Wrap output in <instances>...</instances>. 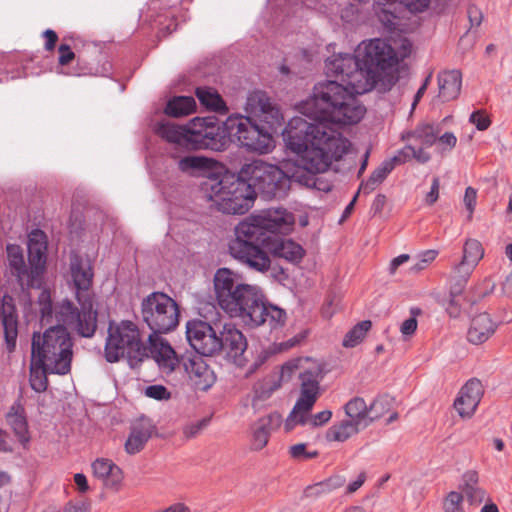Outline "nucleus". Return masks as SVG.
Returning a JSON list of instances; mask_svg holds the SVG:
<instances>
[{"label": "nucleus", "mask_w": 512, "mask_h": 512, "mask_svg": "<svg viewBox=\"0 0 512 512\" xmlns=\"http://www.w3.org/2000/svg\"><path fill=\"white\" fill-rule=\"evenodd\" d=\"M411 50L412 44L406 38L391 42L372 39L360 44L355 55L328 58L326 74L335 80L316 84L312 95L300 104V113L328 120L335 126L358 123L366 108L357 96L372 90L390 91L399 79V62Z\"/></svg>", "instance_id": "f257e3e1"}, {"label": "nucleus", "mask_w": 512, "mask_h": 512, "mask_svg": "<svg viewBox=\"0 0 512 512\" xmlns=\"http://www.w3.org/2000/svg\"><path fill=\"white\" fill-rule=\"evenodd\" d=\"M292 118L283 138L288 149L298 158L284 160L279 166L254 160L245 164L240 174L250 187L265 198H283L292 183L306 188L316 186V174L328 170L333 161H338L347 153L350 142L342 137L335 125L311 115Z\"/></svg>", "instance_id": "f03ea898"}, {"label": "nucleus", "mask_w": 512, "mask_h": 512, "mask_svg": "<svg viewBox=\"0 0 512 512\" xmlns=\"http://www.w3.org/2000/svg\"><path fill=\"white\" fill-rule=\"evenodd\" d=\"M294 224V215L282 208L252 214L234 228V238L228 244L229 253L250 269L265 273L270 269L271 260L260 245L266 248L274 234H289Z\"/></svg>", "instance_id": "7ed1b4c3"}, {"label": "nucleus", "mask_w": 512, "mask_h": 512, "mask_svg": "<svg viewBox=\"0 0 512 512\" xmlns=\"http://www.w3.org/2000/svg\"><path fill=\"white\" fill-rule=\"evenodd\" d=\"M216 300L230 317L240 318L251 327L262 322L263 295L256 285L244 282L241 274L230 268H219L213 277Z\"/></svg>", "instance_id": "20e7f679"}, {"label": "nucleus", "mask_w": 512, "mask_h": 512, "mask_svg": "<svg viewBox=\"0 0 512 512\" xmlns=\"http://www.w3.org/2000/svg\"><path fill=\"white\" fill-rule=\"evenodd\" d=\"M80 310L68 299L53 305L47 291L39 297L41 321L51 326L74 329L82 337H92L97 328V311L91 293H76Z\"/></svg>", "instance_id": "39448f33"}, {"label": "nucleus", "mask_w": 512, "mask_h": 512, "mask_svg": "<svg viewBox=\"0 0 512 512\" xmlns=\"http://www.w3.org/2000/svg\"><path fill=\"white\" fill-rule=\"evenodd\" d=\"M73 339L63 327L50 326L44 332H34L31 340L33 363L41 364L50 374L66 375L71 371Z\"/></svg>", "instance_id": "423d86ee"}, {"label": "nucleus", "mask_w": 512, "mask_h": 512, "mask_svg": "<svg viewBox=\"0 0 512 512\" xmlns=\"http://www.w3.org/2000/svg\"><path fill=\"white\" fill-rule=\"evenodd\" d=\"M299 371L300 397L296 401L291 413L285 421L287 432L294 429L297 424H305L308 413L320 396V381L323 377L321 363L309 357H300L287 361L282 366V373Z\"/></svg>", "instance_id": "0eeeda50"}, {"label": "nucleus", "mask_w": 512, "mask_h": 512, "mask_svg": "<svg viewBox=\"0 0 512 512\" xmlns=\"http://www.w3.org/2000/svg\"><path fill=\"white\" fill-rule=\"evenodd\" d=\"M202 189L215 208L225 214H245L255 201V191L241 174L237 178L230 175L221 178L207 176Z\"/></svg>", "instance_id": "6e6552de"}, {"label": "nucleus", "mask_w": 512, "mask_h": 512, "mask_svg": "<svg viewBox=\"0 0 512 512\" xmlns=\"http://www.w3.org/2000/svg\"><path fill=\"white\" fill-rule=\"evenodd\" d=\"M177 303L162 292H152L141 303V316L150 332L157 335L174 330L179 324Z\"/></svg>", "instance_id": "1a4fd4ad"}, {"label": "nucleus", "mask_w": 512, "mask_h": 512, "mask_svg": "<svg viewBox=\"0 0 512 512\" xmlns=\"http://www.w3.org/2000/svg\"><path fill=\"white\" fill-rule=\"evenodd\" d=\"M230 138L250 151L267 153L272 147V137L263 127L252 122L249 116L231 115L225 121Z\"/></svg>", "instance_id": "9d476101"}, {"label": "nucleus", "mask_w": 512, "mask_h": 512, "mask_svg": "<svg viewBox=\"0 0 512 512\" xmlns=\"http://www.w3.org/2000/svg\"><path fill=\"white\" fill-rule=\"evenodd\" d=\"M187 340L201 355L213 356L220 352V344L215 329L202 320H191L186 326Z\"/></svg>", "instance_id": "9b49d317"}, {"label": "nucleus", "mask_w": 512, "mask_h": 512, "mask_svg": "<svg viewBox=\"0 0 512 512\" xmlns=\"http://www.w3.org/2000/svg\"><path fill=\"white\" fill-rule=\"evenodd\" d=\"M220 351L224 352L227 359L238 367H244L248 362L246 350L247 339L244 334L233 324H225L218 337Z\"/></svg>", "instance_id": "f8f14e48"}, {"label": "nucleus", "mask_w": 512, "mask_h": 512, "mask_svg": "<svg viewBox=\"0 0 512 512\" xmlns=\"http://www.w3.org/2000/svg\"><path fill=\"white\" fill-rule=\"evenodd\" d=\"M245 111L265 122L271 129H276L283 122V116L278 107L262 91H255L248 96Z\"/></svg>", "instance_id": "ddd939ff"}, {"label": "nucleus", "mask_w": 512, "mask_h": 512, "mask_svg": "<svg viewBox=\"0 0 512 512\" xmlns=\"http://www.w3.org/2000/svg\"><path fill=\"white\" fill-rule=\"evenodd\" d=\"M186 357L185 355L178 354L171 344L161 336L156 339L155 348L151 356L159 372L165 377L181 373Z\"/></svg>", "instance_id": "4468645a"}, {"label": "nucleus", "mask_w": 512, "mask_h": 512, "mask_svg": "<svg viewBox=\"0 0 512 512\" xmlns=\"http://www.w3.org/2000/svg\"><path fill=\"white\" fill-rule=\"evenodd\" d=\"M159 336L156 333L139 329L130 322V368H136L151 358L156 339Z\"/></svg>", "instance_id": "2eb2a0df"}, {"label": "nucleus", "mask_w": 512, "mask_h": 512, "mask_svg": "<svg viewBox=\"0 0 512 512\" xmlns=\"http://www.w3.org/2000/svg\"><path fill=\"white\" fill-rule=\"evenodd\" d=\"M387 402L386 397H378L368 406L363 398L354 397L346 403L344 409L348 420L364 429L375 419L383 416V411H378V406Z\"/></svg>", "instance_id": "dca6fc26"}, {"label": "nucleus", "mask_w": 512, "mask_h": 512, "mask_svg": "<svg viewBox=\"0 0 512 512\" xmlns=\"http://www.w3.org/2000/svg\"><path fill=\"white\" fill-rule=\"evenodd\" d=\"M7 259L13 275L18 279L22 288H39V278L34 277L33 267L25 264L23 250L19 245L8 244L6 246Z\"/></svg>", "instance_id": "f3484780"}, {"label": "nucleus", "mask_w": 512, "mask_h": 512, "mask_svg": "<svg viewBox=\"0 0 512 512\" xmlns=\"http://www.w3.org/2000/svg\"><path fill=\"white\" fill-rule=\"evenodd\" d=\"M483 392L482 383L478 379H470L460 389L454 407L462 418H470L475 413Z\"/></svg>", "instance_id": "a211bd4d"}, {"label": "nucleus", "mask_w": 512, "mask_h": 512, "mask_svg": "<svg viewBox=\"0 0 512 512\" xmlns=\"http://www.w3.org/2000/svg\"><path fill=\"white\" fill-rule=\"evenodd\" d=\"M128 348V321L119 324L111 322L105 345V358L108 362H117L124 358Z\"/></svg>", "instance_id": "6ab92c4d"}, {"label": "nucleus", "mask_w": 512, "mask_h": 512, "mask_svg": "<svg viewBox=\"0 0 512 512\" xmlns=\"http://www.w3.org/2000/svg\"><path fill=\"white\" fill-rule=\"evenodd\" d=\"M91 469L93 476L101 480L106 489L118 492L122 488L124 472L111 459L97 458L92 462Z\"/></svg>", "instance_id": "aec40b11"}, {"label": "nucleus", "mask_w": 512, "mask_h": 512, "mask_svg": "<svg viewBox=\"0 0 512 512\" xmlns=\"http://www.w3.org/2000/svg\"><path fill=\"white\" fill-rule=\"evenodd\" d=\"M182 371L187 374L191 385L196 390L206 391L215 382L214 372L199 356L186 357Z\"/></svg>", "instance_id": "412c9836"}, {"label": "nucleus", "mask_w": 512, "mask_h": 512, "mask_svg": "<svg viewBox=\"0 0 512 512\" xmlns=\"http://www.w3.org/2000/svg\"><path fill=\"white\" fill-rule=\"evenodd\" d=\"M47 240L41 230H34L29 234L28 239V260L33 267L34 277H38L42 284L46 267Z\"/></svg>", "instance_id": "4be33fe9"}, {"label": "nucleus", "mask_w": 512, "mask_h": 512, "mask_svg": "<svg viewBox=\"0 0 512 512\" xmlns=\"http://www.w3.org/2000/svg\"><path fill=\"white\" fill-rule=\"evenodd\" d=\"M0 320L4 331L6 348L9 352H13L18 336V317L11 297H3L0 307Z\"/></svg>", "instance_id": "5701e85b"}, {"label": "nucleus", "mask_w": 512, "mask_h": 512, "mask_svg": "<svg viewBox=\"0 0 512 512\" xmlns=\"http://www.w3.org/2000/svg\"><path fill=\"white\" fill-rule=\"evenodd\" d=\"M282 423V417L278 413H271L260 418L251 426L250 443L253 450H262L268 443L270 431L277 429Z\"/></svg>", "instance_id": "b1692460"}, {"label": "nucleus", "mask_w": 512, "mask_h": 512, "mask_svg": "<svg viewBox=\"0 0 512 512\" xmlns=\"http://www.w3.org/2000/svg\"><path fill=\"white\" fill-rule=\"evenodd\" d=\"M475 268L476 266L463 259L453 267L450 275V295L452 299L450 301V307L448 308L451 315H456L458 313L457 307H454V305H458L456 297L461 295Z\"/></svg>", "instance_id": "393cba45"}, {"label": "nucleus", "mask_w": 512, "mask_h": 512, "mask_svg": "<svg viewBox=\"0 0 512 512\" xmlns=\"http://www.w3.org/2000/svg\"><path fill=\"white\" fill-rule=\"evenodd\" d=\"M272 235L266 249L276 257L283 258L292 263H298L304 256V249L290 239Z\"/></svg>", "instance_id": "a878e982"}, {"label": "nucleus", "mask_w": 512, "mask_h": 512, "mask_svg": "<svg viewBox=\"0 0 512 512\" xmlns=\"http://www.w3.org/2000/svg\"><path fill=\"white\" fill-rule=\"evenodd\" d=\"M496 328V323L488 313H480L472 318L467 339L472 344H482L495 333Z\"/></svg>", "instance_id": "bb28decb"}, {"label": "nucleus", "mask_w": 512, "mask_h": 512, "mask_svg": "<svg viewBox=\"0 0 512 512\" xmlns=\"http://www.w3.org/2000/svg\"><path fill=\"white\" fill-rule=\"evenodd\" d=\"M438 98L442 102H448L456 99L461 91L462 74L459 70L442 71L437 76Z\"/></svg>", "instance_id": "cd10ccee"}, {"label": "nucleus", "mask_w": 512, "mask_h": 512, "mask_svg": "<svg viewBox=\"0 0 512 512\" xmlns=\"http://www.w3.org/2000/svg\"><path fill=\"white\" fill-rule=\"evenodd\" d=\"M198 135L199 140H196L195 149H219V147L224 144L226 136H228L227 130L225 129V122L223 123V127H221L216 123V118L214 117L211 118L202 132H198Z\"/></svg>", "instance_id": "c85d7f7f"}, {"label": "nucleus", "mask_w": 512, "mask_h": 512, "mask_svg": "<svg viewBox=\"0 0 512 512\" xmlns=\"http://www.w3.org/2000/svg\"><path fill=\"white\" fill-rule=\"evenodd\" d=\"M374 9L379 21L384 27L390 31L399 28L403 9L398 0H388L385 3L377 2Z\"/></svg>", "instance_id": "c756f323"}, {"label": "nucleus", "mask_w": 512, "mask_h": 512, "mask_svg": "<svg viewBox=\"0 0 512 512\" xmlns=\"http://www.w3.org/2000/svg\"><path fill=\"white\" fill-rule=\"evenodd\" d=\"M70 268L77 289L76 293H90L89 288L92 283L93 272L89 261L75 255L71 258Z\"/></svg>", "instance_id": "7c9ffc66"}, {"label": "nucleus", "mask_w": 512, "mask_h": 512, "mask_svg": "<svg viewBox=\"0 0 512 512\" xmlns=\"http://www.w3.org/2000/svg\"><path fill=\"white\" fill-rule=\"evenodd\" d=\"M154 426L146 416L135 419L130 426V454L139 452L151 437Z\"/></svg>", "instance_id": "2f4dec72"}, {"label": "nucleus", "mask_w": 512, "mask_h": 512, "mask_svg": "<svg viewBox=\"0 0 512 512\" xmlns=\"http://www.w3.org/2000/svg\"><path fill=\"white\" fill-rule=\"evenodd\" d=\"M171 157L178 159L177 168L185 174L195 176L198 173L206 172L212 169L214 161L203 156H184L179 157L171 153Z\"/></svg>", "instance_id": "473e14b6"}, {"label": "nucleus", "mask_w": 512, "mask_h": 512, "mask_svg": "<svg viewBox=\"0 0 512 512\" xmlns=\"http://www.w3.org/2000/svg\"><path fill=\"white\" fill-rule=\"evenodd\" d=\"M437 135L438 130L432 124L424 123L419 124L413 131L403 135L402 138L416 147H423L426 151L435 143Z\"/></svg>", "instance_id": "72a5a7b5"}, {"label": "nucleus", "mask_w": 512, "mask_h": 512, "mask_svg": "<svg viewBox=\"0 0 512 512\" xmlns=\"http://www.w3.org/2000/svg\"><path fill=\"white\" fill-rule=\"evenodd\" d=\"M416 160L418 163L425 164L431 159L429 152L425 151L423 147H416L411 142L398 150L396 154L388 159L393 163L395 168L397 165L404 164L410 160Z\"/></svg>", "instance_id": "f704fd0d"}, {"label": "nucleus", "mask_w": 512, "mask_h": 512, "mask_svg": "<svg viewBox=\"0 0 512 512\" xmlns=\"http://www.w3.org/2000/svg\"><path fill=\"white\" fill-rule=\"evenodd\" d=\"M6 419L18 440L22 444L28 443L30 437L24 410L20 406H13L8 412Z\"/></svg>", "instance_id": "c9c22d12"}, {"label": "nucleus", "mask_w": 512, "mask_h": 512, "mask_svg": "<svg viewBox=\"0 0 512 512\" xmlns=\"http://www.w3.org/2000/svg\"><path fill=\"white\" fill-rule=\"evenodd\" d=\"M156 134L167 142L179 147L187 148L185 127L166 122L158 123L155 127Z\"/></svg>", "instance_id": "e433bc0d"}, {"label": "nucleus", "mask_w": 512, "mask_h": 512, "mask_svg": "<svg viewBox=\"0 0 512 512\" xmlns=\"http://www.w3.org/2000/svg\"><path fill=\"white\" fill-rule=\"evenodd\" d=\"M344 484L345 478L343 476L336 475L326 479L325 481L307 486L304 490V496L306 498L315 499L331 493L332 491L342 487Z\"/></svg>", "instance_id": "4c0bfd02"}, {"label": "nucleus", "mask_w": 512, "mask_h": 512, "mask_svg": "<svg viewBox=\"0 0 512 512\" xmlns=\"http://www.w3.org/2000/svg\"><path fill=\"white\" fill-rule=\"evenodd\" d=\"M393 169L394 167L392 162H389L388 159L383 161L381 165L372 172L369 179L360 184L358 193L363 192L365 194H370L373 192L387 178Z\"/></svg>", "instance_id": "58836bf2"}, {"label": "nucleus", "mask_w": 512, "mask_h": 512, "mask_svg": "<svg viewBox=\"0 0 512 512\" xmlns=\"http://www.w3.org/2000/svg\"><path fill=\"white\" fill-rule=\"evenodd\" d=\"M363 429L356 423L350 420H343L337 424L332 425L326 432L328 441L344 442L353 435L357 434L359 430Z\"/></svg>", "instance_id": "ea45409f"}, {"label": "nucleus", "mask_w": 512, "mask_h": 512, "mask_svg": "<svg viewBox=\"0 0 512 512\" xmlns=\"http://www.w3.org/2000/svg\"><path fill=\"white\" fill-rule=\"evenodd\" d=\"M196 96L207 109L218 113H226L225 102L217 91L207 87H199L196 89Z\"/></svg>", "instance_id": "a19ab883"}, {"label": "nucleus", "mask_w": 512, "mask_h": 512, "mask_svg": "<svg viewBox=\"0 0 512 512\" xmlns=\"http://www.w3.org/2000/svg\"><path fill=\"white\" fill-rule=\"evenodd\" d=\"M196 107L193 97L179 96L171 99L165 108V113L173 117H182L191 114Z\"/></svg>", "instance_id": "79ce46f5"}, {"label": "nucleus", "mask_w": 512, "mask_h": 512, "mask_svg": "<svg viewBox=\"0 0 512 512\" xmlns=\"http://www.w3.org/2000/svg\"><path fill=\"white\" fill-rule=\"evenodd\" d=\"M281 381L276 376H269L257 382L254 385V397L252 405L255 406L257 401H265L280 388Z\"/></svg>", "instance_id": "37998d69"}, {"label": "nucleus", "mask_w": 512, "mask_h": 512, "mask_svg": "<svg viewBox=\"0 0 512 512\" xmlns=\"http://www.w3.org/2000/svg\"><path fill=\"white\" fill-rule=\"evenodd\" d=\"M50 373V370L47 369L46 366L33 363V359L31 358L30 365V386L31 388L40 393L44 392L48 386L47 374Z\"/></svg>", "instance_id": "c03bdc74"}, {"label": "nucleus", "mask_w": 512, "mask_h": 512, "mask_svg": "<svg viewBox=\"0 0 512 512\" xmlns=\"http://www.w3.org/2000/svg\"><path fill=\"white\" fill-rule=\"evenodd\" d=\"M372 326L371 321L364 320L356 324L351 330L347 332L343 339V346L352 348L358 345L365 338L367 332Z\"/></svg>", "instance_id": "a18cd8bd"}, {"label": "nucleus", "mask_w": 512, "mask_h": 512, "mask_svg": "<svg viewBox=\"0 0 512 512\" xmlns=\"http://www.w3.org/2000/svg\"><path fill=\"white\" fill-rule=\"evenodd\" d=\"M212 117L207 118H194L190 124L185 127V135L187 138V149H195L196 148V140L198 138V132H202L204 128L208 125Z\"/></svg>", "instance_id": "49530a36"}, {"label": "nucleus", "mask_w": 512, "mask_h": 512, "mask_svg": "<svg viewBox=\"0 0 512 512\" xmlns=\"http://www.w3.org/2000/svg\"><path fill=\"white\" fill-rule=\"evenodd\" d=\"M484 249L482 244L476 239H468L463 247L462 259L477 266L479 261L483 258Z\"/></svg>", "instance_id": "de8ad7c7"}, {"label": "nucleus", "mask_w": 512, "mask_h": 512, "mask_svg": "<svg viewBox=\"0 0 512 512\" xmlns=\"http://www.w3.org/2000/svg\"><path fill=\"white\" fill-rule=\"evenodd\" d=\"M264 311L262 313V322L260 325L264 324L266 321H269L271 327H276L278 325H282L286 319V313L284 310L277 308L275 306H266L263 302Z\"/></svg>", "instance_id": "09e8293b"}, {"label": "nucleus", "mask_w": 512, "mask_h": 512, "mask_svg": "<svg viewBox=\"0 0 512 512\" xmlns=\"http://www.w3.org/2000/svg\"><path fill=\"white\" fill-rule=\"evenodd\" d=\"M463 495L457 491H451L448 493L443 502L444 512H464L463 507Z\"/></svg>", "instance_id": "8fccbe9b"}, {"label": "nucleus", "mask_w": 512, "mask_h": 512, "mask_svg": "<svg viewBox=\"0 0 512 512\" xmlns=\"http://www.w3.org/2000/svg\"><path fill=\"white\" fill-rule=\"evenodd\" d=\"M144 395L148 398H152L155 400H169L171 398V393L168 389L160 384L147 386L144 390Z\"/></svg>", "instance_id": "3c124183"}, {"label": "nucleus", "mask_w": 512, "mask_h": 512, "mask_svg": "<svg viewBox=\"0 0 512 512\" xmlns=\"http://www.w3.org/2000/svg\"><path fill=\"white\" fill-rule=\"evenodd\" d=\"M398 2L401 3L403 10L405 8L412 13L423 12L430 4V0H398Z\"/></svg>", "instance_id": "603ef678"}, {"label": "nucleus", "mask_w": 512, "mask_h": 512, "mask_svg": "<svg viewBox=\"0 0 512 512\" xmlns=\"http://www.w3.org/2000/svg\"><path fill=\"white\" fill-rule=\"evenodd\" d=\"M289 453L294 459H311L318 455L316 451L307 452L306 445L303 443L295 444L290 447Z\"/></svg>", "instance_id": "864d4df0"}, {"label": "nucleus", "mask_w": 512, "mask_h": 512, "mask_svg": "<svg viewBox=\"0 0 512 512\" xmlns=\"http://www.w3.org/2000/svg\"><path fill=\"white\" fill-rule=\"evenodd\" d=\"M470 122L473 123L478 130L484 131L491 125V120L482 111H475L470 115Z\"/></svg>", "instance_id": "5fc2aeb1"}, {"label": "nucleus", "mask_w": 512, "mask_h": 512, "mask_svg": "<svg viewBox=\"0 0 512 512\" xmlns=\"http://www.w3.org/2000/svg\"><path fill=\"white\" fill-rule=\"evenodd\" d=\"M58 52H59L58 62L62 66L69 64L75 58V53L71 50L70 46L67 44H61L58 48Z\"/></svg>", "instance_id": "6e6d98bb"}, {"label": "nucleus", "mask_w": 512, "mask_h": 512, "mask_svg": "<svg viewBox=\"0 0 512 512\" xmlns=\"http://www.w3.org/2000/svg\"><path fill=\"white\" fill-rule=\"evenodd\" d=\"M417 325L416 318L410 317L401 324L400 332L405 338L410 337L416 332Z\"/></svg>", "instance_id": "4d7b16f0"}, {"label": "nucleus", "mask_w": 512, "mask_h": 512, "mask_svg": "<svg viewBox=\"0 0 512 512\" xmlns=\"http://www.w3.org/2000/svg\"><path fill=\"white\" fill-rule=\"evenodd\" d=\"M440 181L438 177H434L430 191L427 193L425 201L428 205L434 204L439 198Z\"/></svg>", "instance_id": "13d9d810"}, {"label": "nucleus", "mask_w": 512, "mask_h": 512, "mask_svg": "<svg viewBox=\"0 0 512 512\" xmlns=\"http://www.w3.org/2000/svg\"><path fill=\"white\" fill-rule=\"evenodd\" d=\"M477 192L472 187H467L464 195V204L469 210L470 214L473 213L476 205Z\"/></svg>", "instance_id": "bf43d9fd"}, {"label": "nucleus", "mask_w": 512, "mask_h": 512, "mask_svg": "<svg viewBox=\"0 0 512 512\" xmlns=\"http://www.w3.org/2000/svg\"><path fill=\"white\" fill-rule=\"evenodd\" d=\"M331 417L332 412L330 410H324L313 415L310 421L313 426H321L327 423Z\"/></svg>", "instance_id": "052dcab7"}, {"label": "nucleus", "mask_w": 512, "mask_h": 512, "mask_svg": "<svg viewBox=\"0 0 512 512\" xmlns=\"http://www.w3.org/2000/svg\"><path fill=\"white\" fill-rule=\"evenodd\" d=\"M43 37L46 39L45 49L47 51H53L58 41V35L55 31L47 29L43 32Z\"/></svg>", "instance_id": "680f3d73"}, {"label": "nucleus", "mask_w": 512, "mask_h": 512, "mask_svg": "<svg viewBox=\"0 0 512 512\" xmlns=\"http://www.w3.org/2000/svg\"><path fill=\"white\" fill-rule=\"evenodd\" d=\"M74 482L79 493L84 494L89 491L90 487L87 481V477L83 473H76L74 475Z\"/></svg>", "instance_id": "e2e57ef3"}, {"label": "nucleus", "mask_w": 512, "mask_h": 512, "mask_svg": "<svg viewBox=\"0 0 512 512\" xmlns=\"http://www.w3.org/2000/svg\"><path fill=\"white\" fill-rule=\"evenodd\" d=\"M89 507V504L85 502H69L65 505L63 512H89Z\"/></svg>", "instance_id": "0e129e2a"}, {"label": "nucleus", "mask_w": 512, "mask_h": 512, "mask_svg": "<svg viewBox=\"0 0 512 512\" xmlns=\"http://www.w3.org/2000/svg\"><path fill=\"white\" fill-rule=\"evenodd\" d=\"M203 428V422H197L190 425H187L183 429V433L186 438H192L195 437Z\"/></svg>", "instance_id": "69168bd1"}, {"label": "nucleus", "mask_w": 512, "mask_h": 512, "mask_svg": "<svg viewBox=\"0 0 512 512\" xmlns=\"http://www.w3.org/2000/svg\"><path fill=\"white\" fill-rule=\"evenodd\" d=\"M365 480L366 474L365 472H361L358 475L357 479L347 486V494H353L354 492H356L364 484Z\"/></svg>", "instance_id": "338daca9"}, {"label": "nucleus", "mask_w": 512, "mask_h": 512, "mask_svg": "<svg viewBox=\"0 0 512 512\" xmlns=\"http://www.w3.org/2000/svg\"><path fill=\"white\" fill-rule=\"evenodd\" d=\"M439 142L441 145L447 146L449 149H452L456 145L457 138L453 133L447 132L439 138Z\"/></svg>", "instance_id": "774afa93"}]
</instances>
